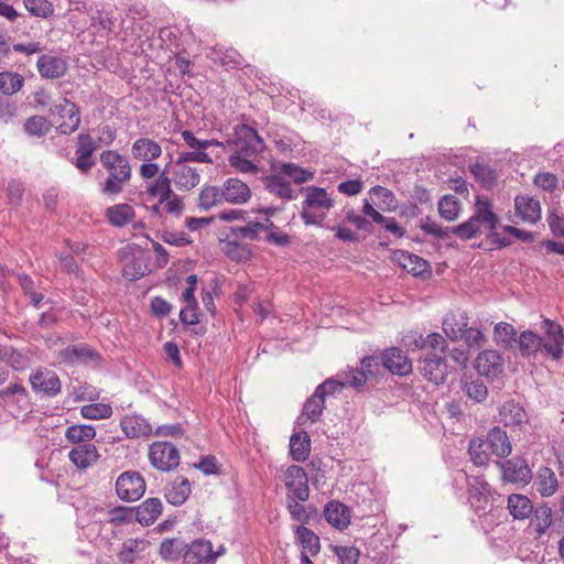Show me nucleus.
<instances>
[{"mask_svg":"<svg viewBox=\"0 0 564 564\" xmlns=\"http://www.w3.org/2000/svg\"><path fill=\"white\" fill-rule=\"evenodd\" d=\"M490 448L487 447L486 442L481 438H474L469 442L468 453L470 459L477 466H485L490 459Z\"/></svg>","mask_w":564,"mask_h":564,"instance_id":"47","label":"nucleus"},{"mask_svg":"<svg viewBox=\"0 0 564 564\" xmlns=\"http://www.w3.org/2000/svg\"><path fill=\"white\" fill-rule=\"evenodd\" d=\"M68 457L76 467L86 469L98 460L99 454L95 445L83 444L73 448Z\"/></svg>","mask_w":564,"mask_h":564,"instance_id":"30","label":"nucleus"},{"mask_svg":"<svg viewBox=\"0 0 564 564\" xmlns=\"http://www.w3.org/2000/svg\"><path fill=\"white\" fill-rule=\"evenodd\" d=\"M508 509L514 519L523 520L532 514L533 505L527 496L512 494L508 497Z\"/></svg>","mask_w":564,"mask_h":564,"instance_id":"38","label":"nucleus"},{"mask_svg":"<svg viewBox=\"0 0 564 564\" xmlns=\"http://www.w3.org/2000/svg\"><path fill=\"white\" fill-rule=\"evenodd\" d=\"M199 182L200 173L195 166L178 164L171 159L152 183V192L169 196L172 194V185L180 192H191Z\"/></svg>","mask_w":564,"mask_h":564,"instance_id":"2","label":"nucleus"},{"mask_svg":"<svg viewBox=\"0 0 564 564\" xmlns=\"http://www.w3.org/2000/svg\"><path fill=\"white\" fill-rule=\"evenodd\" d=\"M422 375L431 382L441 384L447 376L445 356L440 354H426L422 359Z\"/></svg>","mask_w":564,"mask_h":564,"instance_id":"13","label":"nucleus"},{"mask_svg":"<svg viewBox=\"0 0 564 564\" xmlns=\"http://www.w3.org/2000/svg\"><path fill=\"white\" fill-rule=\"evenodd\" d=\"M117 495L121 500L135 501L145 491V481L137 471L122 473L116 481Z\"/></svg>","mask_w":564,"mask_h":564,"instance_id":"10","label":"nucleus"},{"mask_svg":"<svg viewBox=\"0 0 564 564\" xmlns=\"http://www.w3.org/2000/svg\"><path fill=\"white\" fill-rule=\"evenodd\" d=\"M394 259L406 272L414 276L421 275L429 268V263L423 258L408 251L394 252Z\"/></svg>","mask_w":564,"mask_h":564,"instance_id":"33","label":"nucleus"},{"mask_svg":"<svg viewBox=\"0 0 564 564\" xmlns=\"http://www.w3.org/2000/svg\"><path fill=\"white\" fill-rule=\"evenodd\" d=\"M533 517L530 527L541 536L552 524V510L546 505H542L533 509Z\"/></svg>","mask_w":564,"mask_h":564,"instance_id":"43","label":"nucleus"},{"mask_svg":"<svg viewBox=\"0 0 564 564\" xmlns=\"http://www.w3.org/2000/svg\"><path fill=\"white\" fill-rule=\"evenodd\" d=\"M145 542L143 540L138 539H129L127 540L119 553V558L126 563H133L137 558L138 554L143 551Z\"/></svg>","mask_w":564,"mask_h":564,"instance_id":"55","label":"nucleus"},{"mask_svg":"<svg viewBox=\"0 0 564 564\" xmlns=\"http://www.w3.org/2000/svg\"><path fill=\"white\" fill-rule=\"evenodd\" d=\"M148 267L142 254L131 256L124 259L122 274L130 281H135L145 275Z\"/></svg>","mask_w":564,"mask_h":564,"instance_id":"41","label":"nucleus"},{"mask_svg":"<svg viewBox=\"0 0 564 564\" xmlns=\"http://www.w3.org/2000/svg\"><path fill=\"white\" fill-rule=\"evenodd\" d=\"M499 420L505 426L522 429L528 423V415L519 403L509 400L501 405Z\"/></svg>","mask_w":564,"mask_h":564,"instance_id":"24","label":"nucleus"},{"mask_svg":"<svg viewBox=\"0 0 564 564\" xmlns=\"http://www.w3.org/2000/svg\"><path fill=\"white\" fill-rule=\"evenodd\" d=\"M449 229V234L456 235L462 240H467L473 238L478 232L479 226L470 217L467 221Z\"/></svg>","mask_w":564,"mask_h":564,"instance_id":"64","label":"nucleus"},{"mask_svg":"<svg viewBox=\"0 0 564 564\" xmlns=\"http://www.w3.org/2000/svg\"><path fill=\"white\" fill-rule=\"evenodd\" d=\"M96 435V431L91 425H72L65 432V437L70 443H85L91 441Z\"/></svg>","mask_w":564,"mask_h":564,"instance_id":"49","label":"nucleus"},{"mask_svg":"<svg viewBox=\"0 0 564 564\" xmlns=\"http://www.w3.org/2000/svg\"><path fill=\"white\" fill-rule=\"evenodd\" d=\"M468 325L467 316L464 312H449L443 319V332L453 341L463 337V332Z\"/></svg>","mask_w":564,"mask_h":564,"instance_id":"28","label":"nucleus"},{"mask_svg":"<svg viewBox=\"0 0 564 564\" xmlns=\"http://www.w3.org/2000/svg\"><path fill=\"white\" fill-rule=\"evenodd\" d=\"M24 84L22 75L13 72L0 73V93L7 96L18 93Z\"/></svg>","mask_w":564,"mask_h":564,"instance_id":"45","label":"nucleus"},{"mask_svg":"<svg viewBox=\"0 0 564 564\" xmlns=\"http://www.w3.org/2000/svg\"><path fill=\"white\" fill-rule=\"evenodd\" d=\"M221 189L225 202L230 204H246L252 196V192L249 185L236 177L226 180L221 186Z\"/></svg>","mask_w":564,"mask_h":564,"instance_id":"19","label":"nucleus"},{"mask_svg":"<svg viewBox=\"0 0 564 564\" xmlns=\"http://www.w3.org/2000/svg\"><path fill=\"white\" fill-rule=\"evenodd\" d=\"M475 213L471 218L479 224H484L489 230H494L499 221L498 216L492 212V205L487 198H476Z\"/></svg>","mask_w":564,"mask_h":564,"instance_id":"31","label":"nucleus"},{"mask_svg":"<svg viewBox=\"0 0 564 564\" xmlns=\"http://www.w3.org/2000/svg\"><path fill=\"white\" fill-rule=\"evenodd\" d=\"M147 192L152 197H158L160 203H165V209L173 215H180L184 208L183 199L176 195L173 191L169 196L162 194H154L152 192V184L147 188Z\"/></svg>","mask_w":564,"mask_h":564,"instance_id":"53","label":"nucleus"},{"mask_svg":"<svg viewBox=\"0 0 564 564\" xmlns=\"http://www.w3.org/2000/svg\"><path fill=\"white\" fill-rule=\"evenodd\" d=\"M295 535L303 549L302 553H306L307 555L311 556H315L316 554L319 553V538L311 529L306 528L305 525H299L295 529Z\"/></svg>","mask_w":564,"mask_h":564,"instance_id":"36","label":"nucleus"},{"mask_svg":"<svg viewBox=\"0 0 564 564\" xmlns=\"http://www.w3.org/2000/svg\"><path fill=\"white\" fill-rule=\"evenodd\" d=\"M460 210L459 200L453 195H445L438 202V213L447 221H453L458 217Z\"/></svg>","mask_w":564,"mask_h":564,"instance_id":"50","label":"nucleus"},{"mask_svg":"<svg viewBox=\"0 0 564 564\" xmlns=\"http://www.w3.org/2000/svg\"><path fill=\"white\" fill-rule=\"evenodd\" d=\"M340 384L337 380L327 379L321 383L313 395L306 400L303 406V412L299 420L304 424V420H308L312 423L316 422L323 413L325 408V398L328 394H333L337 391V387Z\"/></svg>","mask_w":564,"mask_h":564,"instance_id":"6","label":"nucleus"},{"mask_svg":"<svg viewBox=\"0 0 564 564\" xmlns=\"http://www.w3.org/2000/svg\"><path fill=\"white\" fill-rule=\"evenodd\" d=\"M55 111L61 118H67V121H63L57 127V130L62 134H72L75 132L80 124V111L77 105L72 102L69 99L64 98L63 102L55 105Z\"/></svg>","mask_w":564,"mask_h":564,"instance_id":"15","label":"nucleus"},{"mask_svg":"<svg viewBox=\"0 0 564 564\" xmlns=\"http://www.w3.org/2000/svg\"><path fill=\"white\" fill-rule=\"evenodd\" d=\"M148 455L151 465L161 471H170L180 465L178 449L169 442L152 443Z\"/></svg>","mask_w":564,"mask_h":564,"instance_id":"7","label":"nucleus"},{"mask_svg":"<svg viewBox=\"0 0 564 564\" xmlns=\"http://www.w3.org/2000/svg\"><path fill=\"white\" fill-rule=\"evenodd\" d=\"M186 550L187 543L184 540L180 538L165 539L161 543L160 554L166 561H174L180 557L185 560Z\"/></svg>","mask_w":564,"mask_h":564,"instance_id":"40","label":"nucleus"},{"mask_svg":"<svg viewBox=\"0 0 564 564\" xmlns=\"http://www.w3.org/2000/svg\"><path fill=\"white\" fill-rule=\"evenodd\" d=\"M516 341L523 357H535L543 348V338L532 330H523Z\"/></svg>","mask_w":564,"mask_h":564,"instance_id":"35","label":"nucleus"},{"mask_svg":"<svg viewBox=\"0 0 564 564\" xmlns=\"http://www.w3.org/2000/svg\"><path fill=\"white\" fill-rule=\"evenodd\" d=\"M368 379L367 373L360 368H350L345 373L344 381H337L340 386L337 387V390H340L345 386H350L354 388L361 387L366 380Z\"/></svg>","mask_w":564,"mask_h":564,"instance_id":"62","label":"nucleus"},{"mask_svg":"<svg viewBox=\"0 0 564 564\" xmlns=\"http://www.w3.org/2000/svg\"><path fill=\"white\" fill-rule=\"evenodd\" d=\"M535 486L542 497L553 496L558 489L555 473L546 466L540 467L536 473Z\"/></svg>","mask_w":564,"mask_h":564,"instance_id":"32","label":"nucleus"},{"mask_svg":"<svg viewBox=\"0 0 564 564\" xmlns=\"http://www.w3.org/2000/svg\"><path fill=\"white\" fill-rule=\"evenodd\" d=\"M490 452L497 457L505 458L511 454L512 446L509 437L501 427L495 426L488 432L487 438L484 440Z\"/></svg>","mask_w":564,"mask_h":564,"instance_id":"26","label":"nucleus"},{"mask_svg":"<svg viewBox=\"0 0 564 564\" xmlns=\"http://www.w3.org/2000/svg\"><path fill=\"white\" fill-rule=\"evenodd\" d=\"M382 366L398 376H406L412 371V362L404 351L397 347L384 350Z\"/></svg>","mask_w":564,"mask_h":564,"instance_id":"18","label":"nucleus"},{"mask_svg":"<svg viewBox=\"0 0 564 564\" xmlns=\"http://www.w3.org/2000/svg\"><path fill=\"white\" fill-rule=\"evenodd\" d=\"M470 172L484 187H491L496 180L495 171L484 163H475L470 166Z\"/></svg>","mask_w":564,"mask_h":564,"instance_id":"57","label":"nucleus"},{"mask_svg":"<svg viewBox=\"0 0 564 564\" xmlns=\"http://www.w3.org/2000/svg\"><path fill=\"white\" fill-rule=\"evenodd\" d=\"M311 453V438L306 432L295 433L290 438V455L295 462H304Z\"/></svg>","mask_w":564,"mask_h":564,"instance_id":"34","label":"nucleus"},{"mask_svg":"<svg viewBox=\"0 0 564 564\" xmlns=\"http://www.w3.org/2000/svg\"><path fill=\"white\" fill-rule=\"evenodd\" d=\"M80 413L88 420H101L109 417L112 414V409L106 403H91L82 406Z\"/></svg>","mask_w":564,"mask_h":564,"instance_id":"56","label":"nucleus"},{"mask_svg":"<svg viewBox=\"0 0 564 564\" xmlns=\"http://www.w3.org/2000/svg\"><path fill=\"white\" fill-rule=\"evenodd\" d=\"M324 516L327 522L338 530H344L350 524V510L339 501H330L325 506Z\"/></svg>","mask_w":564,"mask_h":564,"instance_id":"27","label":"nucleus"},{"mask_svg":"<svg viewBox=\"0 0 564 564\" xmlns=\"http://www.w3.org/2000/svg\"><path fill=\"white\" fill-rule=\"evenodd\" d=\"M97 149V141L88 132H80L77 135L75 150L76 156L73 159L72 163L80 171V173L88 174L95 166L96 162L93 154Z\"/></svg>","mask_w":564,"mask_h":564,"instance_id":"9","label":"nucleus"},{"mask_svg":"<svg viewBox=\"0 0 564 564\" xmlns=\"http://www.w3.org/2000/svg\"><path fill=\"white\" fill-rule=\"evenodd\" d=\"M497 465L502 471L505 481L527 485L532 479V471L525 459L521 457H512L505 462H497Z\"/></svg>","mask_w":564,"mask_h":564,"instance_id":"12","label":"nucleus"},{"mask_svg":"<svg viewBox=\"0 0 564 564\" xmlns=\"http://www.w3.org/2000/svg\"><path fill=\"white\" fill-rule=\"evenodd\" d=\"M516 216L523 223L535 224L541 219V204L538 199L519 195L514 198Z\"/></svg>","mask_w":564,"mask_h":564,"instance_id":"22","label":"nucleus"},{"mask_svg":"<svg viewBox=\"0 0 564 564\" xmlns=\"http://www.w3.org/2000/svg\"><path fill=\"white\" fill-rule=\"evenodd\" d=\"M227 143L235 147V153L228 159L232 167L241 173L254 174L259 171L254 160L264 151L265 143L253 128L247 124L236 126L234 137Z\"/></svg>","mask_w":564,"mask_h":564,"instance_id":"1","label":"nucleus"},{"mask_svg":"<svg viewBox=\"0 0 564 564\" xmlns=\"http://www.w3.org/2000/svg\"><path fill=\"white\" fill-rule=\"evenodd\" d=\"M36 68L43 78L57 79L65 75L67 63L59 56L44 54L37 58Z\"/></svg>","mask_w":564,"mask_h":564,"instance_id":"21","label":"nucleus"},{"mask_svg":"<svg viewBox=\"0 0 564 564\" xmlns=\"http://www.w3.org/2000/svg\"><path fill=\"white\" fill-rule=\"evenodd\" d=\"M30 383L34 391L47 395H56L61 391V381L57 375L47 369H39L30 376Z\"/></svg>","mask_w":564,"mask_h":564,"instance_id":"20","label":"nucleus"},{"mask_svg":"<svg viewBox=\"0 0 564 564\" xmlns=\"http://www.w3.org/2000/svg\"><path fill=\"white\" fill-rule=\"evenodd\" d=\"M308 479L305 470L297 465H291L284 471V484L288 490L299 501H306L310 497Z\"/></svg>","mask_w":564,"mask_h":564,"instance_id":"11","label":"nucleus"},{"mask_svg":"<svg viewBox=\"0 0 564 564\" xmlns=\"http://www.w3.org/2000/svg\"><path fill=\"white\" fill-rule=\"evenodd\" d=\"M191 494V484L184 477H177L166 489L165 497L173 506H181Z\"/></svg>","mask_w":564,"mask_h":564,"instance_id":"37","label":"nucleus"},{"mask_svg":"<svg viewBox=\"0 0 564 564\" xmlns=\"http://www.w3.org/2000/svg\"><path fill=\"white\" fill-rule=\"evenodd\" d=\"M305 193L300 217L306 226L324 227L327 213L334 207V199L323 187L307 186L301 189Z\"/></svg>","mask_w":564,"mask_h":564,"instance_id":"3","label":"nucleus"},{"mask_svg":"<svg viewBox=\"0 0 564 564\" xmlns=\"http://www.w3.org/2000/svg\"><path fill=\"white\" fill-rule=\"evenodd\" d=\"M52 123L42 116L30 117L23 128L26 134L30 137H44L51 129Z\"/></svg>","mask_w":564,"mask_h":564,"instance_id":"51","label":"nucleus"},{"mask_svg":"<svg viewBox=\"0 0 564 564\" xmlns=\"http://www.w3.org/2000/svg\"><path fill=\"white\" fill-rule=\"evenodd\" d=\"M260 227L261 226L254 225V221H250L246 226L231 227V237L242 240H256L259 238Z\"/></svg>","mask_w":564,"mask_h":564,"instance_id":"61","label":"nucleus"},{"mask_svg":"<svg viewBox=\"0 0 564 564\" xmlns=\"http://www.w3.org/2000/svg\"><path fill=\"white\" fill-rule=\"evenodd\" d=\"M91 356V350L86 345L68 346L59 352L61 361L75 364Z\"/></svg>","mask_w":564,"mask_h":564,"instance_id":"52","label":"nucleus"},{"mask_svg":"<svg viewBox=\"0 0 564 564\" xmlns=\"http://www.w3.org/2000/svg\"><path fill=\"white\" fill-rule=\"evenodd\" d=\"M120 426L129 438L149 436L153 433L151 424L141 415H126L120 421Z\"/></svg>","mask_w":564,"mask_h":564,"instance_id":"25","label":"nucleus"},{"mask_svg":"<svg viewBox=\"0 0 564 564\" xmlns=\"http://www.w3.org/2000/svg\"><path fill=\"white\" fill-rule=\"evenodd\" d=\"M410 338H412V336ZM413 338L416 341L417 349L427 348L430 349L427 354H440L445 356L447 344L441 334L432 333L426 337H423V335H413Z\"/></svg>","mask_w":564,"mask_h":564,"instance_id":"39","label":"nucleus"},{"mask_svg":"<svg viewBox=\"0 0 564 564\" xmlns=\"http://www.w3.org/2000/svg\"><path fill=\"white\" fill-rule=\"evenodd\" d=\"M107 216L111 225L122 227L134 217V210L129 204H119L108 208Z\"/></svg>","mask_w":564,"mask_h":564,"instance_id":"44","label":"nucleus"},{"mask_svg":"<svg viewBox=\"0 0 564 564\" xmlns=\"http://www.w3.org/2000/svg\"><path fill=\"white\" fill-rule=\"evenodd\" d=\"M173 162H176L178 164L181 163L184 165H191V163H212L213 160L208 153L204 151L194 150L191 152H180L178 156Z\"/></svg>","mask_w":564,"mask_h":564,"instance_id":"60","label":"nucleus"},{"mask_svg":"<svg viewBox=\"0 0 564 564\" xmlns=\"http://www.w3.org/2000/svg\"><path fill=\"white\" fill-rule=\"evenodd\" d=\"M469 502L476 512L487 509L491 490L487 481L480 477H471L468 480Z\"/></svg>","mask_w":564,"mask_h":564,"instance_id":"17","label":"nucleus"},{"mask_svg":"<svg viewBox=\"0 0 564 564\" xmlns=\"http://www.w3.org/2000/svg\"><path fill=\"white\" fill-rule=\"evenodd\" d=\"M264 188L272 195L283 199L293 200L297 197L296 191L283 173L278 170L275 173L262 177Z\"/></svg>","mask_w":564,"mask_h":564,"instance_id":"14","label":"nucleus"},{"mask_svg":"<svg viewBox=\"0 0 564 564\" xmlns=\"http://www.w3.org/2000/svg\"><path fill=\"white\" fill-rule=\"evenodd\" d=\"M541 329L544 332L543 349L554 360H560L564 355V330L563 327L550 319L541 322Z\"/></svg>","mask_w":564,"mask_h":564,"instance_id":"8","label":"nucleus"},{"mask_svg":"<svg viewBox=\"0 0 564 564\" xmlns=\"http://www.w3.org/2000/svg\"><path fill=\"white\" fill-rule=\"evenodd\" d=\"M516 336L517 332L511 324L501 322L495 326L496 340L505 347L512 346L517 340Z\"/></svg>","mask_w":564,"mask_h":564,"instance_id":"58","label":"nucleus"},{"mask_svg":"<svg viewBox=\"0 0 564 564\" xmlns=\"http://www.w3.org/2000/svg\"><path fill=\"white\" fill-rule=\"evenodd\" d=\"M162 508L160 499L149 498L133 510V516L139 523L150 525L154 523L162 513Z\"/></svg>","mask_w":564,"mask_h":564,"instance_id":"29","label":"nucleus"},{"mask_svg":"<svg viewBox=\"0 0 564 564\" xmlns=\"http://www.w3.org/2000/svg\"><path fill=\"white\" fill-rule=\"evenodd\" d=\"M225 202L221 187L217 186H204L197 197V206L203 210H209L210 208Z\"/></svg>","mask_w":564,"mask_h":564,"instance_id":"42","label":"nucleus"},{"mask_svg":"<svg viewBox=\"0 0 564 564\" xmlns=\"http://www.w3.org/2000/svg\"><path fill=\"white\" fill-rule=\"evenodd\" d=\"M464 392L476 402L484 401L488 395V389L482 380L476 379L464 383Z\"/></svg>","mask_w":564,"mask_h":564,"instance_id":"59","label":"nucleus"},{"mask_svg":"<svg viewBox=\"0 0 564 564\" xmlns=\"http://www.w3.org/2000/svg\"><path fill=\"white\" fill-rule=\"evenodd\" d=\"M26 399V390L21 384H11L0 390V405L10 408L13 403H20Z\"/></svg>","mask_w":564,"mask_h":564,"instance_id":"48","label":"nucleus"},{"mask_svg":"<svg viewBox=\"0 0 564 564\" xmlns=\"http://www.w3.org/2000/svg\"><path fill=\"white\" fill-rule=\"evenodd\" d=\"M100 162L108 172V177L102 184V193L117 195L132 176L131 165L126 156L115 150H105L100 153Z\"/></svg>","mask_w":564,"mask_h":564,"instance_id":"4","label":"nucleus"},{"mask_svg":"<svg viewBox=\"0 0 564 564\" xmlns=\"http://www.w3.org/2000/svg\"><path fill=\"white\" fill-rule=\"evenodd\" d=\"M220 551L215 552L210 541L198 539L187 544L185 553V562L187 564H198L203 562H214L219 555Z\"/></svg>","mask_w":564,"mask_h":564,"instance_id":"16","label":"nucleus"},{"mask_svg":"<svg viewBox=\"0 0 564 564\" xmlns=\"http://www.w3.org/2000/svg\"><path fill=\"white\" fill-rule=\"evenodd\" d=\"M162 147L150 138H139L131 147V154L134 160L141 161L139 175L143 181L158 177L163 169L155 162L162 155Z\"/></svg>","mask_w":564,"mask_h":564,"instance_id":"5","label":"nucleus"},{"mask_svg":"<svg viewBox=\"0 0 564 564\" xmlns=\"http://www.w3.org/2000/svg\"><path fill=\"white\" fill-rule=\"evenodd\" d=\"M475 367L479 375L495 378L503 370L502 358L496 350H484L476 358Z\"/></svg>","mask_w":564,"mask_h":564,"instance_id":"23","label":"nucleus"},{"mask_svg":"<svg viewBox=\"0 0 564 564\" xmlns=\"http://www.w3.org/2000/svg\"><path fill=\"white\" fill-rule=\"evenodd\" d=\"M286 180H291L295 184L306 183L314 177V173L302 169L294 163H283L279 169Z\"/></svg>","mask_w":564,"mask_h":564,"instance_id":"46","label":"nucleus"},{"mask_svg":"<svg viewBox=\"0 0 564 564\" xmlns=\"http://www.w3.org/2000/svg\"><path fill=\"white\" fill-rule=\"evenodd\" d=\"M288 510L292 517V519L299 521L303 524L308 523L310 514L306 511V508L299 502L294 497H288Z\"/></svg>","mask_w":564,"mask_h":564,"instance_id":"63","label":"nucleus"},{"mask_svg":"<svg viewBox=\"0 0 564 564\" xmlns=\"http://www.w3.org/2000/svg\"><path fill=\"white\" fill-rule=\"evenodd\" d=\"M25 9L30 14L47 19L54 13V6L48 0H23Z\"/></svg>","mask_w":564,"mask_h":564,"instance_id":"54","label":"nucleus"}]
</instances>
